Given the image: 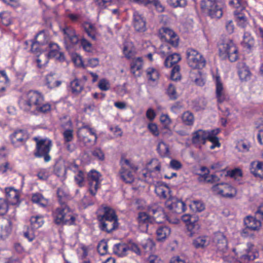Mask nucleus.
Masks as SVG:
<instances>
[{"label": "nucleus", "instance_id": "nucleus-1", "mask_svg": "<svg viewBox=\"0 0 263 263\" xmlns=\"http://www.w3.org/2000/svg\"><path fill=\"white\" fill-rule=\"evenodd\" d=\"M99 212L97 215V219L101 231L109 233L118 228V217L112 209L104 206Z\"/></svg>", "mask_w": 263, "mask_h": 263}, {"label": "nucleus", "instance_id": "nucleus-2", "mask_svg": "<svg viewBox=\"0 0 263 263\" xmlns=\"http://www.w3.org/2000/svg\"><path fill=\"white\" fill-rule=\"evenodd\" d=\"M53 221L57 225H72L76 221V217L72 211L66 204H60L52 212Z\"/></svg>", "mask_w": 263, "mask_h": 263}, {"label": "nucleus", "instance_id": "nucleus-3", "mask_svg": "<svg viewBox=\"0 0 263 263\" xmlns=\"http://www.w3.org/2000/svg\"><path fill=\"white\" fill-rule=\"evenodd\" d=\"M44 101L43 96L39 92L30 90L22 97L18 102L21 109L24 111L33 110L39 104Z\"/></svg>", "mask_w": 263, "mask_h": 263}, {"label": "nucleus", "instance_id": "nucleus-4", "mask_svg": "<svg viewBox=\"0 0 263 263\" xmlns=\"http://www.w3.org/2000/svg\"><path fill=\"white\" fill-rule=\"evenodd\" d=\"M202 11L211 18H220L223 14V4L218 0H202L200 4Z\"/></svg>", "mask_w": 263, "mask_h": 263}, {"label": "nucleus", "instance_id": "nucleus-5", "mask_svg": "<svg viewBox=\"0 0 263 263\" xmlns=\"http://www.w3.org/2000/svg\"><path fill=\"white\" fill-rule=\"evenodd\" d=\"M33 140L36 142L34 156L36 158L43 157L45 162H49L51 160L49 153L52 146L51 141L46 138L39 139L37 137H34Z\"/></svg>", "mask_w": 263, "mask_h": 263}, {"label": "nucleus", "instance_id": "nucleus-6", "mask_svg": "<svg viewBox=\"0 0 263 263\" xmlns=\"http://www.w3.org/2000/svg\"><path fill=\"white\" fill-rule=\"evenodd\" d=\"M187 62L189 65L194 69L203 68L206 61L202 55L197 50L193 48H189L186 50Z\"/></svg>", "mask_w": 263, "mask_h": 263}, {"label": "nucleus", "instance_id": "nucleus-7", "mask_svg": "<svg viewBox=\"0 0 263 263\" xmlns=\"http://www.w3.org/2000/svg\"><path fill=\"white\" fill-rule=\"evenodd\" d=\"M63 34L64 42L67 49L72 47L80 41L76 30L70 26H65L61 28Z\"/></svg>", "mask_w": 263, "mask_h": 263}, {"label": "nucleus", "instance_id": "nucleus-8", "mask_svg": "<svg viewBox=\"0 0 263 263\" xmlns=\"http://www.w3.org/2000/svg\"><path fill=\"white\" fill-rule=\"evenodd\" d=\"M213 246L217 252L225 253L228 250V242L224 235L220 232L214 233Z\"/></svg>", "mask_w": 263, "mask_h": 263}, {"label": "nucleus", "instance_id": "nucleus-9", "mask_svg": "<svg viewBox=\"0 0 263 263\" xmlns=\"http://www.w3.org/2000/svg\"><path fill=\"white\" fill-rule=\"evenodd\" d=\"M159 37L172 46L176 47L178 45L179 38L176 33L172 29L163 27L160 30Z\"/></svg>", "mask_w": 263, "mask_h": 263}, {"label": "nucleus", "instance_id": "nucleus-10", "mask_svg": "<svg viewBox=\"0 0 263 263\" xmlns=\"http://www.w3.org/2000/svg\"><path fill=\"white\" fill-rule=\"evenodd\" d=\"M244 250L240 252V259L245 263H249L250 261L253 260L258 256V252L255 251L254 245L251 243H248L243 246Z\"/></svg>", "mask_w": 263, "mask_h": 263}, {"label": "nucleus", "instance_id": "nucleus-11", "mask_svg": "<svg viewBox=\"0 0 263 263\" xmlns=\"http://www.w3.org/2000/svg\"><path fill=\"white\" fill-rule=\"evenodd\" d=\"M166 207L172 213L182 214L185 210V204L182 200L176 198L168 199L165 202Z\"/></svg>", "mask_w": 263, "mask_h": 263}, {"label": "nucleus", "instance_id": "nucleus-12", "mask_svg": "<svg viewBox=\"0 0 263 263\" xmlns=\"http://www.w3.org/2000/svg\"><path fill=\"white\" fill-rule=\"evenodd\" d=\"M208 136V130L199 129L193 133L192 142L196 147L201 148V145L205 144Z\"/></svg>", "mask_w": 263, "mask_h": 263}, {"label": "nucleus", "instance_id": "nucleus-13", "mask_svg": "<svg viewBox=\"0 0 263 263\" xmlns=\"http://www.w3.org/2000/svg\"><path fill=\"white\" fill-rule=\"evenodd\" d=\"M133 25L137 32H144L146 30L145 19L137 11L134 12L133 14Z\"/></svg>", "mask_w": 263, "mask_h": 263}, {"label": "nucleus", "instance_id": "nucleus-14", "mask_svg": "<svg viewBox=\"0 0 263 263\" xmlns=\"http://www.w3.org/2000/svg\"><path fill=\"white\" fill-rule=\"evenodd\" d=\"M10 139L12 144L17 147L25 143L27 139V135L23 130H18L10 136Z\"/></svg>", "mask_w": 263, "mask_h": 263}, {"label": "nucleus", "instance_id": "nucleus-15", "mask_svg": "<svg viewBox=\"0 0 263 263\" xmlns=\"http://www.w3.org/2000/svg\"><path fill=\"white\" fill-rule=\"evenodd\" d=\"M250 172L255 177L263 179V162L253 161L250 164Z\"/></svg>", "mask_w": 263, "mask_h": 263}, {"label": "nucleus", "instance_id": "nucleus-16", "mask_svg": "<svg viewBox=\"0 0 263 263\" xmlns=\"http://www.w3.org/2000/svg\"><path fill=\"white\" fill-rule=\"evenodd\" d=\"M216 93L217 101L219 103H222L227 100V97L224 92L222 83L221 82L219 76H216Z\"/></svg>", "mask_w": 263, "mask_h": 263}, {"label": "nucleus", "instance_id": "nucleus-17", "mask_svg": "<svg viewBox=\"0 0 263 263\" xmlns=\"http://www.w3.org/2000/svg\"><path fill=\"white\" fill-rule=\"evenodd\" d=\"M256 218L248 216L244 219L247 229L252 231L258 230L261 227V222Z\"/></svg>", "mask_w": 263, "mask_h": 263}, {"label": "nucleus", "instance_id": "nucleus-18", "mask_svg": "<svg viewBox=\"0 0 263 263\" xmlns=\"http://www.w3.org/2000/svg\"><path fill=\"white\" fill-rule=\"evenodd\" d=\"M236 45L231 40H228L221 44L219 47V55L222 59H226L228 57V52L230 50L232 47Z\"/></svg>", "mask_w": 263, "mask_h": 263}, {"label": "nucleus", "instance_id": "nucleus-19", "mask_svg": "<svg viewBox=\"0 0 263 263\" xmlns=\"http://www.w3.org/2000/svg\"><path fill=\"white\" fill-rule=\"evenodd\" d=\"M82 26L87 35L93 41L97 40V31L95 25L88 22L83 23Z\"/></svg>", "mask_w": 263, "mask_h": 263}, {"label": "nucleus", "instance_id": "nucleus-20", "mask_svg": "<svg viewBox=\"0 0 263 263\" xmlns=\"http://www.w3.org/2000/svg\"><path fill=\"white\" fill-rule=\"evenodd\" d=\"M54 173L62 180L66 178L67 167L63 162H57L54 166Z\"/></svg>", "mask_w": 263, "mask_h": 263}, {"label": "nucleus", "instance_id": "nucleus-21", "mask_svg": "<svg viewBox=\"0 0 263 263\" xmlns=\"http://www.w3.org/2000/svg\"><path fill=\"white\" fill-rule=\"evenodd\" d=\"M143 66V61L141 58H137L132 61L130 64L131 72L135 76H140L141 69Z\"/></svg>", "mask_w": 263, "mask_h": 263}, {"label": "nucleus", "instance_id": "nucleus-22", "mask_svg": "<svg viewBox=\"0 0 263 263\" xmlns=\"http://www.w3.org/2000/svg\"><path fill=\"white\" fill-rule=\"evenodd\" d=\"M238 73L242 81H247L250 79L251 72L249 68L244 63H240L238 65Z\"/></svg>", "mask_w": 263, "mask_h": 263}, {"label": "nucleus", "instance_id": "nucleus-23", "mask_svg": "<svg viewBox=\"0 0 263 263\" xmlns=\"http://www.w3.org/2000/svg\"><path fill=\"white\" fill-rule=\"evenodd\" d=\"M119 174L122 180L126 183H132L134 181V176L131 171L125 167H121Z\"/></svg>", "mask_w": 263, "mask_h": 263}, {"label": "nucleus", "instance_id": "nucleus-24", "mask_svg": "<svg viewBox=\"0 0 263 263\" xmlns=\"http://www.w3.org/2000/svg\"><path fill=\"white\" fill-rule=\"evenodd\" d=\"M236 190L232 186L228 183H223L222 190H221V195L223 197L232 198L236 195Z\"/></svg>", "mask_w": 263, "mask_h": 263}, {"label": "nucleus", "instance_id": "nucleus-25", "mask_svg": "<svg viewBox=\"0 0 263 263\" xmlns=\"http://www.w3.org/2000/svg\"><path fill=\"white\" fill-rule=\"evenodd\" d=\"M147 210L150 214L155 216V217L160 215L163 216L164 217H167L164 212L163 208L157 204L154 203L149 205L147 207Z\"/></svg>", "mask_w": 263, "mask_h": 263}, {"label": "nucleus", "instance_id": "nucleus-26", "mask_svg": "<svg viewBox=\"0 0 263 263\" xmlns=\"http://www.w3.org/2000/svg\"><path fill=\"white\" fill-rule=\"evenodd\" d=\"M171 234V229L167 226H160L157 231L156 234L157 239L159 241H162L166 238Z\"/></svg>", "mask_w": 263, "mask_h": 263}, {"label": "nucleus", "instance_id": "nucleus-27", "mask_svg": "<svg viewBox=\"0 0 263 263\" xmlns=\"http://www.w3.org/2000/svg\"><path fill=\"white\" fill-rule=\"evenodd\" d=\"M157 150L161 157H167L170 155L169 146L163 141L159 142Z\"/></svg>", "mask_w": 263, "mask_h": 263}, {"label": "nucleus", "instance_id": "nucleus-28", "mask_svg": "<svg viewBox=\"0 0 263 263\" xmlns=\"http://www.w3.org/2000/svg\"><path fill=\"white\" fill-rule=\"evenodd\" d=\"M77 136L79 140L83 142L85 145H91L95 144L96 142L92 140L87 136V132H83L82 129H79L77 132Z\"/></svg>", "mask_w": 263, "mask_h": 263}, {"label": "nucleus", "instance_id": "nucleus-29", "mask_svg": "<svg viewBox=\"0 0 263 263\" xmlns=\"http://www.w3.org/2000/svg\"><path fill=\"white\" fill-rule=\"evenodd\" d=\"M47 85L50 88H53L59 86L61 81L58 80L57 76L55 73H51L46 77Z\"/></svg>", "mask_w": 263, "mask_h": 263}, {"label": "nucleus", "instance_id": "nucleus-30", "mask_svg": "<svg viewBox=\"0 0 263 263\" xmlns=\"http://www.w3.org/2000/svg\"><path fill=\"white\" fill-rule=\"evenodd\" d=\"M114 253L119 256H123L126 255L128 251V244L119 243L114 245Z\"/></svg>", "mask_w": 263, "mask_h": 263}, {"label": "nucleus", "instance_id": "nucleus-31", "mask_svg": "<svg viewBox=\"0 0 263 263\" xmlns=\"http://www.w3.org/2000/svg\"><path fill=\"white\" fill-rule=\"evenodd\" d=\"M123 52L125 57L127 59L133 57L135 54V49L133 43L129 42H126L124 44Z\"/></svg>", "mask_w": 263, "mask_h": 263}, {"label": "nucleus", "instance_id": "nucleus-32", "mask_svg": "<svg viewBox=\"0 0 263 263\" xmlns=\"http://www.w3.org/2000/svg\"><path fill=\"white\" fill-rule=\"evenodd\" d=\"M198 180L199 181H204L207 183H214L219 181V178L216 175H209V171L203 175H200Z\"/></svg>", "mask_w": 263, "mask_h": 263}, {"label": "nucleus", "instance_id": "nucleus-33", "mask_svg": "<svg viewBox=\"0 0 263 263\" xmlns=\"http://www.w3.org/2000/svg\"><path fill=\"white\" fill-rule=\"evenodd\" d=\"M31 201L43 208L46 207L48 203V200L40 193L33 194L32 195Z\"/></svg>", "mask_w": 263, "mask_h": 263}, {"label": "nucleus", "instance_id": "nucleus-34", "mask_svg": "<svg viewBox=\"0 0 263 263\" xmlns=\"http://www.w3.org/2000/svg\"><path fill=\"white\" fill-rule=\"evenodd\" d=\"M181 60L180 54L173 53L169 55L164 61V65L166 67H171Z\"/></svg>", "mask_w": 263, "mask_h": 263}, {"label": "nucleus", "instance_id": "nucleus-35", "mask_svg": "<svg viewBox=\"0 0 263 263\" xmlns=\"http://www.w3.org/2000/svg\"><path fill=\"white\" fill-rule=\"evenodd\" d=\"M193 244L196 249H202L208 246L209 241L206 236H200L194 240Z\"/></svg>", "mask_w": 263, "mask_h": 263}, {"label": "nucleus", "instance_id": "nucleus-36", "mask_svg": "<svg viewBox=\"0 0 263 263\" xmlns=\"http://www.w3.org/2000/svg\"><path fill=\"white\" fill-rule=\"evenodd\" d=\"M57 193L60 204H66L67 201L70 198V196L67 192L63 188H59Z\"/></svg>", "mask_w": 263, "mask_h": 263}, {"label": "nucleus", "instance_id": "nucleus-37", "mask_svg": "<svg viewBox=\"0 0 263 263\" xmlns=\"http://www.w3.org/2000/svg\"><path fill=\"white\" fill-rule=\"evenodd\" d=\"M141 246L145 252H150L153 251L155 249V243L154 240L151 238H147L141 242Z\"/></svg>", "mask_w": 263, "mask_h": 263}, {"label": "nucleus", "instance_id": "nucleus-38", "mask_svg": "<svg viewBox=\"0 0 263 263\" xmlns=\"http://www.w3.org/2000/svg\"><path fill=\"white\" fill-rule=\"evenodd\" d=\"M242 44L244 47L249 49H251L254 46V40L250 33L247 32L244 33Z\"/></svg>", "mask_w": 263, "mask_h": 263}, {"label": "nucleus", "instance_id": "nucleus-39", "mask_svg": "<svg viewBox=\"0 0 263 263\" xmlns=\"http://www.w3.org/2000/svg\"><path fill=\"white\" fill-rule=\"evenodd\" d=\"M138 220L139 223L147 225L148 223H153L155 220L154 217H151L145 212L139 213Z\"/></svg>", "mask_w": 263, "mask_h": 263}, {"label": "nucleus", "instance_id": "nucleus-40", "mask_svg": "<svg viewBox=\"0 0 263 263\" xmlns=\"http://www.w3.org/2000/svg\"><path fill=\"white\" fill-rule=\"evenodd\" d=\"M182 121L183 124L186 125H192L194 122L193 114L189 111H185L182 115Z\"/></svg>", "mask_w": 263, "mask_h": 263}, {"label": "nucleus", "instance_id": "nucleus-41", "mask_svg": "<svg viewBox=\"0 0 263 263\" xmlns=\"http://www.w3.org/2000/svg\"><path fill=\"white\" fill-rule=\"evenodd\" d=\"M146 75L149 80L155 81L159 78V72L153 67H149L146 70Z\"/></svg>", "mask_w": 263, "mask_h": 263}, {"label": "nucleus", "instance_id": "nucleus-42", "mask_svg": "<svg viewBox=\"0 0 263 263\" xmlns=\"http://www.w3.org/2000/svg\"><path fill=\"white\" fill-rule=\"evenodd\" d=\"M191 78L194 79V81L197 85L202 86L204 84V81L201 76V72L199 70L191 73Z\"/></svg>", "mask_w": 263, "mask_h": 263}, {"label": "nucleus", "instance_id": "nucleus-43", "mask_svg": "<svg viewBox=\"0 0 263 263\" xmlns=\"http://www.w3.org/2000/svg\"><path fill=\"white\" fill-rule=\"evenodd\" d=\"M30 222L32 228L38 229L44 224L43 217L42 216H32Z\"/></svg>", "mask_w": 263, "mask_h": 263}, {"label": "nucleus", "instance_id": "nucleus-44", "mask_svg": "<svg viewBox=\"0 0 263 263\" xmlns=\"http://www.w3.org/2000/svg\"><path fill=\"white\" fill-rule=\"evenodd\" d=\"M234 14L236 16L238 25L242 28L246 27L247 24V18L245 14L239 12L238 10L234 11Z\"/></svg>", "mask_w": 263, "mask_h": 263}, {"label": "nucleus", "instance_id": "nucleus-45", "mask_svg": "<svg viewBox=\"0 0 263 263\" xmlns=\"http://www.w3.org/2000/svg\"><path fill=\"white\" fill-rule=\"evenodd\" d=\"M70 85L72 92L76 94L80 93L83 89L82 82L78 79H74L72 81Z\"/></svg>", "mask_w": 263, "mask_h": 263}, {"label": "nucleus", "instance_id": "nucleus-46", "mask_svg": "<svg viewBox=\"0 0 263 263\" xmlns=\"http://www.w3.org/2000/svg\"><path fill=\"white\" fill-rule=\"evenodd\" d=\"M186 226L187 230L190 232L189 234L190 236H192L194 234L196 233L200 228L197 218L196 221L188 223Z\"/></svg>", "mask_w": 263, "mask_h": 263}, {"label": "nucleus", "instance_id": "nucleus-47", "mask_svg": "<svg viewBox=\"0 0 263 263\" xmlns=\"http://www.w3.org/2000/svg\"><path fill=\"white\" fill-rule=\"evenodd\" d=\"M35 41L40 45H43L48 43L49 37L44 31H41L36 35Z\"/></svg>", "mask_w": 263, "mask_h": 263}, {"label": "nucleus", "instance_id": "nucleus-48", "mask_svg": "<svg viewBox=\"0 0 263 263\" xmlns=\"http://www.w3.org/2000/svg\"><path fill=\"white\" fill-rule=\"evenodd\" d=\"M166 93L169 98L173 100H175L178 98L176 88L173 84H170L166 89Z\"/></svg>", "mask_w": 263, "mask_h": 263}, {"label": "nucleus", "instance_id": "nucleus-49", "mask_svg": "<svg viewBox=\"0 0 263 263\" xmlns=\"http://www.w3.org/2000/svg\"><path fill=\"white\" fill-rule=\"evenodd\" d=\"M231 62H235L238 58V49L236 46L232 47L228 52V57Z\"/></svg>", "mask_w": 263, "mask_h": 263}, {"label": "nucleus", "instance_id": "nucleus-50", "mask_svg": "<svg viewBox=\"0 0 263 263\" xmlns=\"http://www.w3.org/2000/svg\"><path fill=\"white\" fill-rule=\"evenodd\" d=\"M11 221L7 220L6 222L2 226L1 237H7L11 231Z\"/></svg>", "mask_w": 263, "mask_h": 263}, {"label": "nucleus", "instance_id": "nucleus-51", "mask_svg": "<svg viewBox=\"0 0 263 263\" xmlns=\"http://www.w3.org/2000/svg\"><path fill=\"white\" fill-rule=\"evenodd\" d=\"M120 163L121 165V167H125L128 168H129L132 170L134 171L135 172H136L138 170L137 166H136L134 164L132 163L129 160L125 159L123 157L121 158L120 160Z\"/></svg>", "mask_w": 263, "mask_h": 263}, {"label": "nucleus", "instance_id": "nucleus-52", "mask_svg": "<svg viewBox=\"0 0 263 263\" xmlns=\"http://www.w3.org/2000/svg\"><path fill=\"white\" fill-rule=\"evenodd\" d=\"M51 109V105L48 104H43V102L42 103H41L37 105V106L34 108L33 111H37L39 112H42V113H47L49 111H50Z\"/></svg>", "mask_w": 263, "mask_h": 263}, {"label": "nucleus", "instance_id": "nucleus-53", "mask_svg": "<svg viewBox=\"0 0 263 263\" xmlns=\"http://www.w3.org/2000/svg\"><path fill=\"white\" fill-rule=\"evenodd\" d=\"M6 196L10 199H14L17 202L19 196L16 191L13 188H6L5 189Z\"/></svg>", "mask_w": 263, "mask_h": 263}, {"label": "nucleus", "instance_id": "nucleus-54", "mask_svg": "<svg viewBox=\"0 0 263 263\" xmlns=\"http://www.w3.org/2000/svg\"><path fill=\"white\" fill-rule=\"evenodd\" d=\"M108 245L107 242L104 240H101L98 245L97 249L98 252L102 255H105L107 252Z\"/></svg>", "mask_w": 263, "mask_h": 263}, {"label": "nucleus", "instance_id": "nucleus-55", "mask_svg": "<svg viewBox=\"0 0 263 263\" xmlns=\"http://www.w3.org/2000/svg\"><path fill=\"white\" fill-rule=\"evenodd\" d=\"M89 191L90 194L95 196L99 187L100 182L88 181Z\"/></svg>", "mask_w": 263, "mask_h": 263}, {"label": "nucleus", "instance_id": "nucleus-56", "mask_svg": "<svg viewBox=\"0 0 263 263\" xmlns=\"http://www.w3.org/2000/svg\"><path fill=\"white\" fill-rule=\"evenodd\" d=\"M49 47L52 48L48 53V56L50 58L57 57L60 53V52L57 50L58 46L56 44H50Z\"/></svg>", "mask_w": 263, "mask_h": 263}, {"label": "nucleus", "instance_id": "nucleus-57", "mask_svg": "<svg viewBox=\"0 0 263 263\" xmlns=\"http://www.w3.org/2000/svg\"><path fill=\"white\" fill-rule=\"evenodd\" d=\"M100 174L97 171H91L88 175V181L100 182Z\"/></svg>", "mask_w": 263, "mask_h": 263}, {"label": "nucleus", "instance_id": "nucleus-58", "mask_svg": "<svg viewBox=\"0 0 263 263\" xmlns=\"http://www.w3.org/2000/svg\"><path fill=\"white\" fill-rule=\"evenodd\" d=\"M8 209V204L6 199L0 198V215H5Z\"/></svg>", "mask_w": 263, "mask_h": 263}, {"label": "nucleus", "instance_id": "nucleus-59", "mask_svg": "<svg viewBox=\"0 0 263 263\" xmlns=\"http://www.w3.org/2000/svg\"><path fill=\"white\" fill-rule=\"evenodd\" d=\"M169 4L173 7H184L186 5V0H168Z\"/></svg>", "mask_w": 263, "mask_h": 263}, {"label": "nucleus", "instance_id": "nucleus-60", "mask_svg": "<svg viewBox=\"0 0 263 263\" xmlns=\"http://www.w3.org/2000/svg\"><path fill=\"white\" fill-rule=\"evenodd\" d=\"M155 193L161 198L166 199L167 198V191L162 186H157L155 188Z\"/></svg>", "mask_w": 263, "mask_h": 263}, {"label": "nucleus", "instance_id": "nucleus-61", "mask_svg": "<svg viewBox=\"0 0 263 263\" xmlns=\"http://www.w3.org/2000/svg\"><path fill=\"white\" fill-rule=\"evenodd\" d=\"M64 140L66 142L72 141L73 139V130L71 129H66L63 133Z\"/></svg>", "mask_w": 263, "mask_h": 263}, {"label": "nucleus", "instance_id": "nucleus-62", "mask_svg": "<svg viewBox=\"0 0 263 263\" xmlns=\"http://www.w3.org/2000/svg\"><path fill=\"white\" fill-rule=\"evenodd\" d=\"M129 250H131L138 255H141V252L139 247L134 242H129L128 243V251Z\"/></svg>", "mask_w": 263, "mask_h": 263}, {"label": "nucleus", "instance_id": "nucleus-63", "mask_svg": "<svg viewBox=\"0 0 263 263\" xmlns=\"http://www.w3.org/2000/svg\"><path fill=\"white\" fill-rule=\"evenodd\" d=\"M92 155L99 160L103 161L104 159V154L100 148H96L92 152Z\"/></svg>", "mask_w": 263, "mask_h": 263}, {"label": "nucleus", "instance_id": "nucleus-64", "mask_svg": "<svg viewBox=\"0 0 263 263\" xmlns=\"http://www.w3.org/2000/svg\"><path fill=\"white\" fill-rule=\"evenodd\" d=\"M99 88L103 91L107 90L110 88V84L108 81L105 79H101L98 84Z\"/></svg>", "mask_w": 263, "mask_h": 263}]
</instances>
